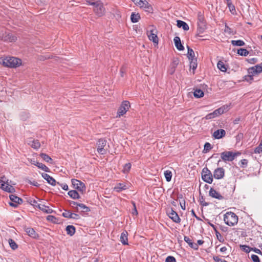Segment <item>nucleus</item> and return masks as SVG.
Returning <instances> with one entry per match:
<instances>
[{"instance_id":"obj_1","label":"nucleus","mask_w":262,"mask_h":262,"mask_svg":"<svg viewBox=\"0 0 262 262\" xmlns=\"http://www.w3.org/2000/svg\"><path fill=\"white\" fill-rule=\"evenodd\" d=\"M0 63H2L5 67L14 68L19 67L21 64V60L16 57H8L0 58Z\"/></svg>"},{"instance_id":"obj_2","label":"nucleus","mask_w":262,"mask_h":262,"mask_svg":"<svg viewBox=\"0 0 262 262\" xmlns=\"http://www.w3.org/2000/svg\"><path fill=\"white\" fill-rule=\"evenodd\" d=\"M238 216L232 212H227L224 215V221L226 224L233 226L238 223Z\"/></svg>"},{"instance_id":"obj_3","label":"nucleus","mask_w":262,"mask_h":262,"mask_svg":"<svg viewBox=\"0 0 262 262\" xmlns=\"http://www.w3.org/2000/svg\"><path fill=\"white\" fill-rule=\"evenodd\" d=\"M241 155L239 152L226 151L221 154V157L224 162L232 161L237 156Z\"/></svg>"},{"instance_id":"obj_4","label":"nucleus","mask_w":262,"mask_h":262,"mask_svg":"<svg viewBox=\"0 0 262 262\" xmlns=\"http://www.w3.org/2000/svg\"><path fill=\"white\" fill-rule=\"evenodd\" d=\"M71 182L74 188L77 190V191H78L81 194L85 193L86 190V187L83 182L75 179H72L71 180Z\"/></svg>"},{"instance_id":"obj_5","label":"nucleus","mask_w":262,"mask_h":262,"mask_svg":"<svg viewBox=\"0 0 262 262\" xmlns=\"http://www.w3.org/2000/svg\"><path fill=\"white\" fill-rule=\"evenodd\" d=\"M248 72L249 74L248 77L250 80H252L254 76L262 72V62L259 64L249 68L248 70Z\"/></svg>"},{"instance_id":"obj_6","label":"nucleus","mask_w":262,"mask_h":262,"mask_svg":"<svg viewBox=\"0 0 262 262\" xmlns=\"http://www.w3.org/2000/svg\"><path fill=\"white\" fill-rule=\"evenodd\" d=\"M202 178L205 182L211 184L213 181V176L211 171L207 167H204L202 169Z\"/></svg>"},{"instance_id":"obj_7","label":"nucleus","mask_w":262,"mask_h":262,"mask_svg":"<svg viewBox=\"0 0 262 262\" xmlns=\"http://www.w3.org/2000/svg\"><path fill=\"white\" fill-rule=\"evenodd\" d=\"M93 5L94 6V11L97 16H102L104 14L105 8L103 4L100 1L97 2Z\"/></svg>"},{"instance_id":"obj_8","label":"nucleus","mask_w":262,"mask_h":262,"mask_svg":"<svg viewBox=\"0 0 262 262\" xmlns=\"http://www.w3.org/2000/svg\"><path fill=\"white\" fill-rule=\"evenodd\" d=\"M106 145V140L104 139H100L97 143V151L101 155L106 154L107 148H105Z\"/></svg>"},{"instance_id":"obj_9","label":"nucleus","mask_w":262,"mask_h":262,"mask_svg":"<svg viewBox=\"0 0 262 262\" xmlns=\"http://www.w3.org/2000/svg\"><path fill=\"white\" fill-rule=\"evenodd\" d=\"M129 107V102L126 100L123 101L118 110L117 116L121 117L123 116L128 110Z\"/></svg>"},{"instance_id":"obj_10","label":"nucleus","mask_w":262,"mask_h":262,"mask_svg":"<svg viewBox=\"0 0 262 262\" xmlns=\"http://www.w3.org/2000/svg\"><path fill=\"white\" fill-rule=\"evenodd\" d=\"M9 198L12 201V202L9 203V205L11 206L16 207L18 204H20L23 203V200L15 194H10Z\"/></svg>"},{"instance_id":"obj_11","label":"nucleus","mask_w":262,"mask_h":262,"mask_svg":"<svg viewBox=\"0 0 262 262\" xmlns=\"http://www.w3.org/2000/svg\"><path fill=\"white\" fill-rule=\"evenodd\" d=\"M148 37L150 41H152L154 43H158V38L157 35L156 30H151L149 32L147 33Z\"/></svg>"},{"instance_id":"obj_12","label":"nucleus","mask_w":262,"mask_h":262,"mask_svg":"<svg viewBox=\"0 0 262 262\" xmlns=\"http://www.w3.org/2000/svg\"><path fill=\"white\" fill-rule=\"evenodd\" d=\"M4 180H0V188L5 191L12 193L15 191L14 188L12 186L9 184H6V185L4 184Z\"/></svg>"},{"instance_id":"obj_13","label":"nucleus","mask_w":262,"mask_h":262,"mask_svg":"<svg viewBox=\"0 0 262 262\" xmlns=\"http://www.w3.org/2000/svg\"><path fill=\"white\" fill-rule=\"evenodd\" d=\"M225 175V170L222 167L217 168L214 170L213 177L215 179H220L223 178Z\"/></svg>"},{"instance_id":"obj_14","label":"nucleus","mask_w":262,"mask_h":262,"mask_svg":"<svg viewBox=\"0 0 262 262\" xmlns=\"http://www.w3.org/2000/svg\"><path fill=\"white\" fill-rule=\"evenodd\" d=\"M179 60L178 58H173L172 62L170 63L168 69V72L170 74L172 75L175 71L177 67L179 64Z\"/></svg>"},{"instance_id":"obj_15","label":"nucleus","mask_w":262,"mask_h":262,"mask_svg":"<svg viewBox=\"0 0 262 262\" xmlns=\"http://www.w3.org/2000/svg\"><path fill=\"white\" fill-rule=\"evenodd\" d=\"M169 217L175 223H179L181 222V219L178 215L177 213L173 210L171 209L168 212Z\"/></svg>"},{"instance_id":"obj_16","label":"nucleus","mask_w":262,"mask_h":262,"mask_svg":"<svg viewBox=\"0 0 262 262\" xmlns=\"http://www.w3.org/2000/svg\"><path fill=\"white\" fill-rule=\"evenodd\" d=\"M199 22L198 23L199 28L198 29V31L200 33H202L204 31L205 29H206V26H205V24L204 21V18L201 15H199Z\"/></svg>"},{"instance_id":"obj_17","label":"nucleus","mask_w":262,"mask_h":262,"mask_svg":"<svg viewBox=\"0 0 262 262\" xmlns=\"http://www.w3.org/2000/svg\"><path fill=\"white\" fill-rule=\"evenodd\" d=\"M25 231L27 233V234L35 239H36L38 237V234L36 232L34 229L31 227H26L25 228Z\"/></svg>"},{"instance_id":"obj_18","label":"nucleus","mask_w":262,"mask_h":262,"mask_svg":"<svg viewBox=\"0 0 262 262\" xmlns=\"http://www.w3.org/2000/svg\"><path fill=\"white\" fill-rule=\"evenodd\" d=\"M226 135V132L223 129H219L215 130L213 134V137L216 139H219L223 137H224Z\"/></svg>"},{"instance_id":"obj_19","label":"nucleus","mask_w":262,"mask_h":262,"mask_svg":"<svg viewBox=\"0 0 262 262\" xmlns=\"http://www.w3.org/2000/svg\"><path fill=\"white\" fill-rule=\"evenodd\" d=\"M209 195L212 198L217 199L219 200L224 199V197L217 191L213 188L209 190Z\"/></svg>"},{"instance_id":"obj_20","label":"nucleus","mask_w":262,"mask_h":262,"mask_svg":"<svg viewBox=\"0 0 262 262\" xmlns=\"http://www.w3.org/2000/svg\"><path fill=\"white\" fill-rule=\"evenodd\" d=\"M42 177L51 185L55 186L56 185L55 180L48 174L43 173H42Z\"/></svg>"},{"instance_id":"obj_21","label":"nucleus","mask_w":262,"mask_h":262,"mask_svg":"<svg viewBox=\"0 0 262 262\" xmlns=\"http://www.w3.org/2000/svg\"><path fill=\"white\" fill-rule=\"evenodd\" d=\"M184 240L185 242H186L189 246L192 249L194 250H198L199 247L198 244L196 243H193L192 240L188 236H185L184 238Z\"/></svg>"},{"instance_id":"obj_22","label":"nucleus","mask_w":262,"mask_h":262,"mask_svg":"<svg viewBox=\"0 0 262 262\" xmlns=\"http://www.w3.org/2000/svg\"><path fill=\"white\" fill-rule=\"evenodd\" d=\"M173 41L174 42L175 46L177 48V49L179 51H183L184 49L183 46L182 45L181 42L180 38L178 36H176Z\"/></svg>"},{"instance_id":"obj_23","label":"nucleus","mask_w":262,"mask_h":262,"mask_svg":"<svg viewBox=\"0 0 262 262\" xmlns=\"http://www.w3.org/2000/svg\"><path fill=\"white\" fill-rule=\"evenodd\" d=\"M2 37V39H3L4 41L9 42L14 41L16 38L15 37L12 36V35L9 32L6 33V34L3 35Z\"/></svg>"},{"instance_id":"obj_24","label":"nucleus","mask_w":262,"mask_h":262,"mask_svg":"<svg viewBox=\"0 0 262 262\" xmlns=\"http://www.w3.org/2000/svg\"><path fill=\"white\" fill-rule=\"evenodd\" d=\"M128 233L126 231H124L121 234L120 236V241L122 244L124 245H128V238H127Z\"/></svg>"},{"instance_id":"obj_25","label":"nucleus","mask_w":262,"mask_h":262,"mask_svg":"<svg viewBox=\"0 0 262 262\" xmlns=\"http://www.w3.org/2000/svg\"><path fill=\"white\" fill-rule=\"evenodd\" d=\"M126 189L127 187L124 183H119L115 186L114 190L117 192H119L122 190H125Z\"/></svg>"},{"instance_id":"obj_26","label":"nucleus","mask_w":262,"mask_h":262,"mask_svg":"<svg viewBox=\"0 0 262 262\" xmlns=\"http://www.w3.org/2000/svg\"><path fill=\"white\" fill-rule=\"evenodd\" d=\"M177 25L179 28H182L184 31H187L189 29V26L187 24L181 20H177Z\"/></svg>"},{"instance_id":"obj_27","label":"nucleus","mask_w":262,"mask_h":262,"mask_svg":"<svg viewBox=\"0 0 262 262\" xmlns=\"http://www.w3.org/2000/svg\"><path fill=\"white\" fill-rule=\"evenodd\" d=\"M38 207L40 210L47 213H51L53 212V210L51 208L45 205L38 204Z\"/></svg>"},{"instance_id":"obj_28","label":"nucleus","mask_w":262,"mask_h":262,"mask_svg":"<svg viewBox=\"0 0 262 262\" xmlns=\"http://www.w3.org/2000/svg\"><path fill=\"white\" fill-rule=\"evenodd\" d=\"M75 228L73 225H68L66 228L67 233L70 235H73L75 233Z\"/></svg>"},{"instance_id":"obj_29","label":"nucleus","mask_w":262,"mask_h":262,"mask_svg":"<svg viewBox=\"0 0 262 262\" xmlns=\"http://www.w3.org/2000/svg\"><path fill=\"white\" fill-rule=\"evenodd\" d=\"M68 195L73 199H78L80 198L79 194L75 190L69 191L68 192Z\"/></svg>"},{"instance_id":"obj_30","label":"nucleus","mask_w":262,"mask_h":262,"mask_svg":"<svg viewBox=\"0 0 262 262\" xmlns=\"http://www.w3.org/2000/svg\"><path fill=\"white\" fill-rule=\"evenodd\" d=\"M40 156L46 162L51 163V164L53 163V160L48 155H47L45 153H41L40 154Z\"/></svg>"},{"instance_id":"obj_31","label":"nucleus","mask_w":262,"mask_h":262,"mask_svg":"<svg viewBox=\"0 0 262 262\" xmlns=\"http://www.w3.org/2000/svg\"><path fill=\"white\" fill-rule=\"evenodd\" d=\"M140 19V15H139V13H132V15L130 16V19H131V21L135 23H137L139 21V20Z\"/></svg>"},{"instance_id":"obj_32","label":"nucleus","mask_w":262,"mask_h":262,"mask_svg":"<svg viewBox=\"0 0 262 262\" xmlns=\"http://www.w3.org/2000/svg\"><path fill=\"white\" fill-rule=\"evenodd\" d=\"M188 49L187 57L189 60L195 59L194 58V53L193 50L191 49L189 46L187 47Z\"/></svg>"},{"instance_id":"obj_33","label":"nucleus","mask_w":262,"mask_h":262,"mask_svg":"<svg viewBox=\"0 0 262 262\" xmlns=\"http://www.w3.org/2000/svg\"><path fill=\"white\" fill-rule=\"evenodd\" d=\"M217 68L222 72H226L227 68L224 63L222 61H219L217 64Z\"/></svg>"},{"instance_id":"obj_34","label":"nucleus","mask_w":262,"mask_h":262,"mask_svg":"<svg viewBox=\"0 0 262 262\" xmlns=\"http://www.w3.org/2000/svg\"><path fill=\"white\" fill-rule=\"evenodd\" d=\"M193 95L195 98H201L204 96V92L200 89H196Z\"/></svg>"},{"instance_id":"obj_35","label":"nucleus","mask_w":262,"mask_h":262,"mask_svg":"<svg viewBox=\"0 0 262 262\" xmlns=\"http://www.w3.org/2000/svg\"><path fill=\"white\" fill-rule=\"evenodd\" d=\"M137 4L136 5L143 9L149 4L148 2L146 0H139Z\"/></svg>"},{"instance_id":"obj_36","label":"nucleus","mask_w":262,"mask_h":262,"mask_svg":"<svg viewBox=\"0 0 262 262\" xmlns=\"http://www.w3.org/2000/svg\"><path fill=\"white\" fill-rule=\"evenodd\" d=\"M231 43L234 46H243L245 45V42L242 40H232Z\"/></svg>"},{"instance_id":"obj_37","label":"nucleus","mask_w":262,"mask_h":262,"mask_svg":"<svg viewBox=\"0 0 262 262\" xmlns=\"http://www.w3.org/2000/svg\"><path fill=\"white\" fill-rule=\"evenodd\" d=\"M78 207L81 210L82 212H89L90 211V208L83 204L79 203V204L78 205Z\"/></svg>"},{"instance_id":"obj_38","label":"nucleus","mask_w":262,"mask_h":262,"mask_svg":"<svg viewBox=\"0 0 262 262\" xmlns=\"http://www.w3.org/2000/svg\"><path fill=\"white\" fill-rule=\"evenodd\" d=\"M197 66L196 59H191V61L190 62V68L193 70V73H194V71L197 68Z\"/></svg>"},{"instance_id":"obj_39","label":"nucleus","mask_w":262,"mask_h":262,"mask_svg":"<svg viewBox=\"0 0 262 262\" xmlns=\"http://www.w3.org/2000/svg\"><path fill=\"white\" fill-rule=\"evenodd\" d=\"M237 54L241 56H246L248 55L249 52L245 49L241 48L237 50Z\"/></svg>"},{"instance_id":"obj_40","label":"nucleus","mask_w":262,"mask_h":262,"mask_svg":"<svg viewBox=\"0 0 262 262\" xmlns=\"http://www.w3.org/2000/svg\"><path fill=\"white\" fill-rule=\"evenodd\" d=\"M164 176L167 182H170L171 180L172 172L169 170H166L164 172Z\"/></svg>"},{"instance_id":"obj_41","label":"nucleus","mask_w":262,"mask_h":262,"mask_svg":"<svg viewBox=\"0 0 262 262\" xmlns=\"http://www.w3.org/2000/svg\"><path fill=\"white\" fill-rule=\"evenodd\" d=\"M9 244L10 247L13 250H15L18 248L17 245L15 242V241L14 240H13L12 239H9Z\"/></svg>"},{"instance_id":"obj_42","label":"nucleus","mask_w":262,"mask_h":262,"mask_svg":"<svg viewBox=\"0 0 262 262\" xmlns=\"http://www.w3.org/2000/svg\"><path fill=\"white\" fill-rule=\"evenodd\" d=\"M37 167H38L39 168L44 170L46 172L49 171V168L48 167H47L45 164L39 162L38 163H37Z\"/></svg>"},{"instance_id":"obj_43","label":"nucleus","mask_w":262,"mask_h":262,"mask_svg":"<svg viewBox=\"0 0 262 262\" xmlns=\"http://www.w3.org/2000/svg\"><path fill=\"white\" fill-rule=\"evenodd\" d=\"M212 148V146L211 145V144L208 143V142H206L205 145H204V149H203V152L204 153H207Z\"/></svg>"},{"instance_id":"obj_44","label":"nucleus","mask_w":262,"mask_h":262,"mask_svg":"<svg viewBox=\"0 0 262 262\" xmlns=\"http://www.w3.org/2000/svg\"><path fill=\"white\" fill-rule=\"evenodd\" d=\"M131 166H132V165L130 163L125 164L124 165L123 168L122 170V171L123 172V173H127L130 170Z\"/></svg>"},{"instance_id":"obj_45","label":"nucleus","mask_w":262,"mask_h":262,"mask_svg":"<svg viewBox=\"0 0 262 262\" xmlns=\"http://www.w3.org/2000/svg\"><path fill=\"white\" fill-rule=\"evenodd\" d=\"M40 146V143L38 140H34L32 141V144H31L32 147L34 148L35 149H38L39 148Z\"/></svg>"},{"instance_id":"obj_46","label":"nucleus","mask_w":262,"mask_h":262,"mask_svg":"<svg viewBox=\"0 0 262 262\" xmlns=\"http://www.w3.org/2000/svg\"><path fill=\"white\" fill-rule=\"evenodd\" d=\"M240 247L243 251L246 253H249L251 251V248L247 245H241Z\"/></svg>"},{"instance_id":"obj_47","label":"nucleus","mask_w":262,"mask_h":262,"mask_svg":"<svg viewBox=\"0 0 262 262\" xmlns=\"http://www.w3.org/2000/svg\"><path fill=\"white\" fill-rule=\"evenodd\" d=\"M70 204L73 208H74L77 211H78V207L79 204V203L71 201L70 202Z\"/></svg>"},{"instance_id":"obj_48","label":"nucleus","mask_w":262,"mask_h":262,"mask_svg":"<svg viewBox=\"0 0 262 262\" xmlns=\"http://www.w3.org/2000/svg\"><path fill=\"white\" fill-rule=\"evenodd\" d=\"M72 212L69 210H65L62 213V216L66 218L70 219L71 217Z\"/></svg>"},{"instance_id":"obj_49","label":"nucleus","mask_w":262,"mask_h":262,"mask_svg":"<svg viewBox=\"0 0 262 262\" xmlns=\"http://www.w3.org/2000/svg\"><path fill=\"white\" fill-rule=\"evenodd\" d=\"M220 108L222 110L221 112L222 114H223L229 110V106L228 105H224L222 107H220Z\"/></svg>"},{"instance_id":"obj_50","label":"nucleus","mask_w":262,"mask_h":262,"mask_svg":"<svg viewBox=\"0 0 262 262\" xmlns=\"http://www.w3.org/2000/svg\"><path fill=\"white\" fill-rule=\"evenodd\" d=\"M165 262H177L176 258L172 256H168L165 259Z\"/></svg>"},{"instance_id":"obj_51","label":"nucleus","mask_w":262,"mask_h":262,"mask_svg":"<svg viewBox=\"0 0 262 262\" xmlns=\"http://www.w3.org/2000/svg\"><path fill=\"white\" fill-rule=\"evenodd\" d=\"M144 10L148 13H152L153 10L151 6L149 4L144 8Z\"/></svg>"},{"instance_id":"obj_52","label":"nucleus","mask_w":262,"mask_h":262,"mask_svg":"<svg viewBox=\"0 0 262 262\" xmlns=\"http://www.w3.org/2000/svg\"><path fill=\"white\" fill-rule=\"evenodd\" d=\"M224 31L226 33H228L229 34H233V32L232 31V29L227 25H225Z\"/></svg>"},{"instance_id":"obj_53","label":"nucleus","mask_w":262,"mask_h":262,"mask_svg":"<svg viewBox=\"0 0 262 262\" xmlns=\"http://www.w3.org/2000/svg\"><path fill=\"white\" fill-rule=\"evenodd\" d=\"M221 111H222V110H221L220 108L214 111L212 113H213L214 117H215L216 116H218L222 114Z\"/></svg>"},{"instance_id":"obj_54","label":"nucleus","mask_w":262,"mask_h":262,"mask_svg":"<svg viewBox=\"0 0 262 262\" xmlns=\"http://www.w3.org/2000/svg\"><path fill=\"white\" fill-rule=\"evenodd\" d=\"M228 6L230 9V11L232 12L233 11H235V7L234 5L232 4V3L230 2V0L228 1L227 2Z\"/></svg>"},{"instance_id":"obj_55","label":"nucleus","mask_w":262,"mask_h":262,"mask_svg":"<svg viewBox=\"0 0 262 262\" xmlns=\"http://www.w3.org/2000/svg\"><path fill=\"white\" fill-rule=\"evenodd\" d=\"M213 259L215 262H228L226 260L223 259L217 256H213Z\"/></svg>"},{"instance_id":"obj_56","label":"nucleus","mask_w":262,"mask_h":262,"mask_svg":"<svg viewBox=\"0 0 262 262\" xmlns=\"http://www.w3.org/2000/svg\"><path fill=\"white\" fill-rule=\"evenodd\" d=\"M251 259L253 261V262H260L259 258L258 256L255 254H252L251 255Z\"/></svg>"},{"instance_id":"obj_57","label":"nucleus","mask_w":262,"mask_h":262,"mask_svg":"<svg viewBox=\"0 0 262 262\" xmlns=\"http://www.w3.org/2000/svg\"><path fill=\"white\" fill-rule=\"evenodd\" d=\"M132 204L134 206V209H133V211H132V214L134 215H137L138 214V211H137V210L136 208V204L134 202H133Z\"/></svg>"},{"instance_id":"obj_58","label":"nucleus","mask_w":262,"mask_h":262,"mask_svg":"<svg viewBox=\"0 0 262 262\" xmlns=\"http://www.w3.org/2000/svg\"><path fill=\"white\" fill-rule=\"evenodd\" d=\"M261 152H262V146H261V144H260L257 147H256L255 148L254 152L259 154Z\"/></svg>"},{"instance_id":"obj_59","label":"nucleus","mask_w":262,"mask_h":262,"mask_svg":"<svg viewBox=\"0 0 262 262\" xmlns=\"http://www.w3.org/2000/svg\"><path fill=\"white\" fill-rule=\"evenodd\" d=\"M241 166L242 167H245L247 166L248 164V160L246 159H243L241 161Z\"/></svg>"},{"instance_id":"obj_60","label":"nucleus","mask_w":262,"mask_h":262,"mask_svg":"<svg viewBox=\"0 0 262 262\" xmlns=\"http://www.w3.org/2000/svg\"><path fill=\"white\" fill-rule=\"evenodd\" d=\"M200 204L203 206H207L209 205V203L204 201L203 196H202L200 199Z\"/></svg>"},{"instance_id":"obj_61","label":"nucleus","mask_w":262,"mask_h":262,"mask_svg":"<svg viewBox=\"0 0 262 262\" xmlns=\"http://www.w3.org/2000/svg\"><path fill=\"white\" fill-rule=\"evenodd\" d=\"M29 203L31 205H33V206H37L38 207V204L37 201H36L34 199H30Z\"/></svg>"},{"instance_id":"obj_62","label":"nucleus","mask_w":262,"mask_h":262,"mask_svg":"<svg viewBox=\"0 0 262 262\" xmlns=\"http://www.w3.org/2000/svg\"><path fill=\"white\" fill-rule=\"evenodd\" d=\"M58 184L60 185L61 188L64 190H68L69 189V187L67 184H59V182L57 183Z\"/></svg>"},{"instance_id":"obj_63","label":"nucleus","mask_w":262,"mask_h":262,"mask_svg":"<svg viewBox=\"0 0 262 262\" xmlns=\"http://www.w3.org/2000/svg\"><path fill=\"white\" fill-rule=\"evenodd\" d=\"M70 219L78 220L80 219V216L78 214L72 213Z\"/></svg>"},{"instance_id":"obj_64","label":"nucleus","mask_w":262,"mask_h":262,"mask_svg":"<svg viewBox=\"0 0 262 262\" xmlns=\"http://www.w3.org/2000/svg\"><path fill=\"white\" fill-rule=\"evenodd\" d=\"M214 118H215V117H214L213 113H209L205 116L206 119H207V120L211 119H212Z\"/></svg>"}]
</instances>
